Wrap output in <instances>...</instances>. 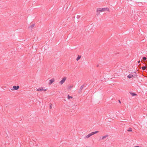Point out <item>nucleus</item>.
<instances>
[{"label":"nucleus","mask_w":147,"mask_h":147,"mask_svg":"<svg viewBox=\"0 0 147 147\" xmlns=\"http://www.w3.org/2000/svg\"><path fill=\"white\" fill-rule=\"evenodd\" d=\"M109 11V9L108 8H98L97 10V12L99 13L100 12H102L103 11Z\"/></svg>","instance_id":"f257e3e1"},{"label":"nucleus","mask_w":147,"mask_h":147,"mask_svg":"<svg viewBox=\"0 0 147 147\" xmlns=\"http://www.w3.org/2000/svg\"><path fill=\"white\" fill-rule=\"evenodd\" d=\"M99 131H96L94 132H92V133L88 134V135L85 136V138H88L98 133Z\"/></svg>","instance_id":"f03ea898"},{"label":"nucleus","mask_w":147,"mask_h":147,"mask_svg":"<svg viewBox=\"0 0 147 147\" xmlns=\"http://www.w3.org/2000/svg\"><path fill=\"white\" fill-rule=\"evenodd\" d=\"M66 79V77H64L62 79V80L59 82V83L60 84L62 85L65 82Z\"/></svg>","instance_id":"7ed1b4c3"},{"label":"nucleus","mask_w":147,"mask_h":147,"mask_svg":"<svg viewBox=\"0 0 147 147\" xmlns=\"http://www.w3.org/2000/svg\"><path fill=\"white\" fill-rule=\"evenodd\" d=\"M13 88L14 90H16L19 88V86H13Z\"/></svg>","instance_id":"20e7f679"},{"label":"nucleus","mask_w":147,"mask_h":147,"mask_svg":"<svg viewBox=\"0 0 147 147\" xmlns=\"http://www.w3.org/2000/svg\"><path fill=\"white\" fill-rule=\"evenodd\" d=\"M54 79H51V80H49V84H51L53 83L54 81Z\"/></svg>","instance_id":"39448f33"},{"label":"nucleus","mask_w":147,"mask_h":147,"mask_svg":"<svg viewBox=\"0 0 147 147\" xmlns=\"http://www.w3.org/2000/svg\"><path fill=\"white\" fill-rule=\"evenodd\" d=\"M36 90L37 91H43V88L41 87L40 88H39L38 89H37Z\"/></svg>","instance_id":"423d86ee"},{"label":"nucleus","mask_w":147,"mask_h":147,"mask_svg":"<svg viewBox=\"0 0 147 147\" xmlns=\"http://www.w3.org/2000/svg\"><path fill=\"white\" fill-rule=\"evenodd\" d=\"M127 77L129 78H132V77H134V76L133 75H132V74H129V75L127 76Z\"/></svg>","instance_id":"0eeeda50"},{"label":"nucleus","mask_w":147,"mask_h":147,"mask_svg":"<svg viewBox=\"0 0 147 147\" xmlns=\"http://www.w3.org/2000/svg\"><path fill=\"white\" fill-rule=\"evenodd\" d=\"M130 94L133 96H136L137 95V94H135L134 93H133L131 92H130Z\"/></svg>","instance_id":"6e6552de"},{"label":"nucleus","mask_w":147,"mask_h":147,"mask_svg":"<svg viewBox=\"0 0 147 147\" xmlns=\"http://www.w3.org/2000/svg\"><path fill=\"white\" fill-rule=\"evenodd\" d=\"M81 56L80 55H78V57L76 58V60L78 61L81 58Z\"/></svg>","instance_id":"1a4fd4ad"},{"label":"nucleus","mask_w":147,"mask_h":147,"mask_svg":"<svg viewBox=\"0 0 147 147\" xmlns=\"http://www.w3.org/2000/svg\"><path fill=\"white\" fill-rule=\"evenodd\" d=\"M34 24H32V25H31V26H30L29 28L30 29H32V28H33L34 27Z\"/></svg>","instance_id":"9d476101"},{"label":"nucleus","mask_w":147,"mask_h":147,"mask_svg":"<svg viewBox=\"0 0 147 147\" xmlns=\"http://www.w3.org/2000/svg\"><path fill=\"white\" fill-rule=\"evenodd\" d=\"M108 135H106L105 136L102 137V140H104L105 138L107 137H108Z\"/></svg>","instance_id":"9b49d317"},{"label":"nucleus","mask_w":147,"mask_h":147,"mask_svg":"<svg viewBox=\"0 0 147 147\" xmlns=\"http://www.w3.org/2000/svg\"><path fill=\"white\" fill-rule=\"evenodd\" d=\"M146 66H144L143 67H142V69L143 70H145L146 69Z\"/></svg>","instance_id":"f8f14e48"},{"label":"nucleus","mask_w":147,"mask_h":147,"mask_svg":"<svg viewBox=\"0 0 147 147\" xmlns=\"http://www.w3.org/2000/svg\"><path fill=\"white\" fill-rule=\"evenodd\" d=\"M84 85H83L82 86H81V87L80 88V90H82L83 88H84Z\"/></svg>","instance_id":"ddd939ff"},{"label":"nucleus","mask_w":147,"mask_h":147,"mask_svg":"<svg viewBox=\"0 0 147 147\" xmlns=\"http://www.w3.org/2000/svg\"><path fill=\"white\" fill-rule=\"evenodd\" d=\"M67 98L68 99H69L70 98H73L72 97L70 96L69 95H68L67 96Z\"/></svg>","instance_id":"4468645a"},{"label":"nucleus","mask_w":147,"mask_h":147,"mask_svg":"<svg viewBox=\"0 0 147 147\" xmlns=\"http://www.w3.org/2000/svg\"><path fill=\"white\" fill-rule=\"evenodd\" d=\"M127 131H132L131 128H130L129 129L127 130Z\"/></svg>","instance_id":"2eb2a0df"},{"label":"nucleus","mask_w":147,"mask_h":147,"mask_svg":"<svg viewBox=\"0 0 147 147\" xmlns=\"http://www.w3.org/2000/svg\"><path fill=\"white\" fill-rule=\"evenodd\" d=\"M147 58L146 57H144L143 58V60L144 61H145L146 60Z\"/></svg>","instance_id":"dca6fc26"},{"label":"nucleus","mask_w":147,"mask_h":147,"mask_svg":"<svg viewBox=\"0 0 147 147\" xmlns=\"http://www.w3.org/2000/svg\"><path fill=\"white\" fill-rule=\"evenodd\" d=\"M52 104L50 103V109H51L52 108Z\"/></svg>","instance_id":"f3484780"},{"label":"nucleus","mask_w":147,"mask_h":147,"mask_svg":"<svg viewBox=\"0 0 147 147\" xmlns=\"http://www.w3.org/2000/svg\"><path fill=\"white\" fill-rule=\"evenodd\" d=\"M73 87V86H69V88L70 89L71 88H72Z\"/></svg>","instance_id":"a211bd4d"},{"label":"nucleus","mask_w":147,"mask_h":147,"mask_svg":"<svg viewBox=\"0 0 147 147\" xmlns=\"http://www.w3.org/2000/svg\"><path fill=\"white\" fill-rule=\"evenodd\" d=\"M82 92V90H80V89L79 90V93H80V92Z\"/></svg>","instance_id":"6ab92c4d"},{"label":"nucleus","mask_w":147,"mask_h":147,"mask_svg":"<svg viewBox=\"0 0 147 147\" xmlns=\"http://www.w3.org/2000/svg\"><path fill=\"white\" fill-rule=\"evenodd\" d=\"M47 89H43V91H46L47 90Z\"/></svg>","instance_id":"aec40b11"},{"label":"nucleus","mask_w":147,"mask_h":147,"mask_svg":"<svg viewBox=\"0 0 147 147\" xmlns=\"http://www.w3.org/2000/svg\"><path fill=\"white\" fill-rule=\"evenodd\" d=\"M119 101L120 103H121V101L119 100Z\"/></svg>","instance_id":"412c9836"},{"label":"nucleus","mask_w":147,"mask_h":147,"mask_svg":"<svg viewBox=\"0 0 147 147\" xmlns=\"http://www.w3.org/2000/svg\"><path fill=\"white\" fill-rule=\"evenodd\" d=\"M140 62V61H138V63H139Z\"/></svg>","instance_id":"4be33fe9"},{"label":"nucleus","mask_w":147,"mask_h":147,"mask_svg":"<svg viewBox=\"0 0 147 147\" xmlns=\"http://www.w3.org/2000/svg\"><path fill=\"white\" fill-rule=\"evenodd\" d=\"M136 75V74L135 75H134V76H135Z\"/></svg>","instance_id":"5701e85b"}]
</instances>
